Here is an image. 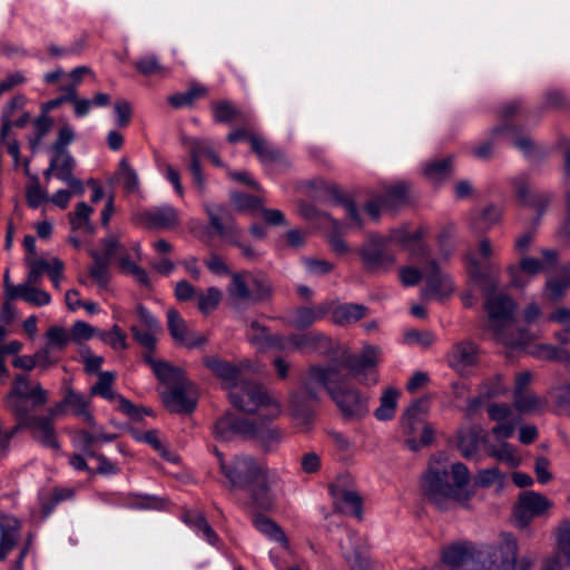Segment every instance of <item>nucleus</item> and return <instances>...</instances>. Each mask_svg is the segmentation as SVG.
Listing matches in <instances>:
<instances>
[{
    "label": "nucleus",
    "instance_id": "obj_1",
    "mask_svg": "<svg viewBox=\"0 0 570 570\" xmlns=\"http://www.w3.org/2000/svg\"><path fill=\"white\" fill-rule=\"evenodd\" d=\"M348 374L343 372L342 364L335 362L313 365L302 382V392L291 395V412L297 424L308 426L313 422V409L303 399L316 402L317 387L330 394L345 420H360L368 413V397L358 390L347 386Z\"/></svg>",
    "mask_w": 570,
    "mask_h": 570
},
{
    "label": "nucleus",
    "instance_id": "obj_2",
    "mask_svg": "<svg viewBox=\"0 0 570 570\" xmlns=\"http://www.w3.org/2000/svg\"><path fill=\"white\" fill-rule=\"evenodd\" d=\"M49 400V392L40 383L31 384L27 374H16L6 397L7 407L35 431V438L45 446L60 451V443L51 417L37 416L33 412Z\"/></svg>",
    "mask_w": 570,
    "mask_h": 570
},
{
    "label": "nucleus",
    "instance_id": "obj_3",
    "mask_svg": "<svg viewBox=\"0 0 570 570\" xmlns=\"http://www.w3.org/2000/svg\"><path fill=\"white\" fill-rule=\"evenodd\" d=\"M205 365L212 370L228 390L230 403L245 413H259L265 417H278L282 406L277 399L268 394L257 383L240 381L237 367L217 357H208Z\"/></svg>",
    "mask_w": 570,
    "mask_h": 570
},
{
    "label": "nucleus",
    "instance_id": "obj_4",
    "mask_svg": "<svg viewBox=\"0 0 570 570\" xmlns=\"http://www.w3.org/2000/svg\"><path fill=\"white\" fill-rule=\"evenodd\" d=\"M451 474L453 483L449 482L445 466L431 464L421 481L424 497L440 510L446 509L451 501L464 503L471 498V492L466 490L470 482L466 465L461 462L452 464Z\"/></svg>",
    "mask_w": 570,
    "mask_h": 570
},
{
    "label": "nucleus",
    "instance_id": "obj_5",
    "mask_svg": "<svg viewBox=\"0 0 570 570\" xmlns=\"http://www.w3.org/2000/svg\"><path fill=\"white\" fill-rule=\"evenodd\" d=\"M256 419L238 417L233 413H226L217 420L214 426L215 438L219 441H229L234 436L256 440L265 451L275 450L282 442V432L271 424L273 419L259 413H253Z\"/></svg>",
    "mask_w": 570,
    "mask_h": 570
},
{
    "label": "nucleus",
    "instance_id": "obj_6",
    "mask_svg": "<svg viewBox=\"0 0 570 570\" xmlns=\"http://www.w3.org/2000/svg\"><path fill=\"white\" fill-rule=\"evenodd\" d=\"M484 307L488 312V327L494 337L504 345H524L530 341L525 331L520 330L517 335L510 331L513 328V313L515 304L511 297L503 293L487 289Z\"/></svg>",
    "mask_w": 570,
    "mask_h": 570
},
{
    "label": "nucleus",
    "instance_id": "obj_7",
    "mask_svg": "<svg viewBox=\"0 0 570 570\" xmlns=\"http://www.w3.org/2000/svg\"><path fill=\"white\" fill-rule=\"evenodd\" d=\"M220 473L230 491L249 489L262 478L274 481L276 471H271L249 455H238L225 461L223 454L215 449Z\"/></svg>",
    "mask_w": 570,
    "mask_h": 570
},
{
    "label": "nucleus",
    "instance_id": "obj_8",
    "mask_svg": "<svg viewBox=\"0 0 570 570\" xmlns=\"http://www.w3.org/2000/svg\"><path fill=\"white\" fill-rule=\"evenodd\" d=\"M226 293L229 305L239 308L268 301L273 295V286L267 278L255 277L248 272H238L230 274Z\"/></svg>",
    "mask_w": 570,
    "mask_h": 570
},
{
    "label": "nucleus",
    "instance_id": "obj_9",
    "mask_svg": "<svg viewBox=\"0 0 570 570\" xmlns=\"http://www.w3.org/2000/svg\"><path fill=\"white\" fill-rule=\"evenodd\" d=\"M517 554V538L502 532L497 546H488L479 551L478 560L487 570H515Z\"/></svg>",
    "mask_w": 570,
    "mask_h": 570
},
{
    "label": "nucleus",
    "instance_id": "obj_10",
    "mask_svg": "<svg viewBox=\"0 0 570 570\" xmlns=\"http://www.w3.org/2000/svg\"><path fill=\"white\" fill-rule=\"evenodd\" d=\"M385 236L368 234L357 253L364 268L370 273H383L389 271L396 262L394 254L386 249Z\"/></svg>",
    "mask_w": 570,
    "mask_h": 570
},
{
    "label": "nucleus",
    "instance_id": "obj_11",
    "mask_svg": "<svg viewBox=\"0 0 570 570\" xmlns=\"http://www.w3.org/2000/svg\"><path fill=\"white\" fill-rule=\"evenodd\" d=\"M381 350L377 346L365 345L361 353L346 360L345 366L350 375L366 386L375 385L379 382L377 364L380 363Z\"/></svg>",
    "mask_w": 570,
    "mask_h": 570
},
{
    "label": "nucleus",
    "instance_id": "obj_12",
    "mask_svg": "<svg viewBox=\"0 0 570 570\" xmlns=\"http://www.w3.org/2000/svg\"><path fill=\"white\" fill-rule=\"evenodd\" d=\"M116 379V374L114 372H100L98 375V381L90 387V395L101 396L107 401H117L118 410L126 414L131 420H141L144 414H150V411L145 409L137 407L132 402L122 395L118 394L114 390V382Z\"/></svg>",
    "mask_w": 570,
    "mask_h": 570
},
{
    "label": "nucleus",
    "instance_id": "obj_13",
    "mask_svg": "<svg viewBox=\"0 0 570 570\" xmlns=\"http://www.w3.org/2000/svg\"><path fill=\"white\" fill-rule=\"evenodd\" d=\"M493 247L488 238H483L479 243V253L484 258V262H479L473 256L466 258V269L469 275L475 282L490 281L494 287V279L499 276L501 266L490 259L493 254Z\"/></svg>",
    "mask_w": 570,
    "mask_h": 570
},
{
    "label": "nucleus",
    "instance_id": "obj_14",
    "mask_svg": "<svg viewBox=\"0 0 570 570\" xmlns=\"http://www.w3.org/2000/svg\"><path fill=\"white\" fill-rule=\"evenodd\" d=\"M552 502L544 495L534 492H523L513 510L514 519L520 528H525L533 518L544 514Z\"/></svg>",
    "mask_w": 570,
    "mask_h": 570
},
{
    "label": "nucleus",
    "instance_id": "obj_15",
    "mask_svg": "<svg viewBox=\"0 0 570 570\" xmlns=\"http://www.w3.org/2000/svg\"><path fill=\"white\" fill-rule=\"evenodd\" d=\"M425 234L426 229L424 227L410 232L407 226L403 225L391 229L385 239L387 244H395L401 249L409 252L412 258H416L429 254V247L422 242Z\"/></svg>",
    "mask_w": 570,
    "mask_h": 570
},
{
    "label": "nucleus",
    "instance_id": "obj_16",
    "mask_svg": "<svg viewBox=\"0 0 570 570\" xmlns=\"http://www.w3.org/2000/svg\"><path fill=\"white\" fill-rule=\"evenodd\" d=\"M209 217L210 226L219 237L230 245H237L240 242L242 229L235 224L229 212L225 206L207 204L205 206Z\"/></svg>",
    "mask_w": 570,
    "mask_h": 570
},
{
    "label": "nucleus",
    "instance_id": "obj_17",
    "mask_svg": "<svg viewBox=\"0 0 570 570\" xmlns=\"http://www.w3.org/2000/svg\"><path fill=\"white\" fill-rule=\"evenodd\" d=\"M425 287L422 289L424 298L435 297L443 299L454 292V285L449 275L441 272L435 261H430L424 266Z\"/></svg>",
    "mask_w": 570,
    "mask_h": 570
},
{
    "label": "nucleus",
    "instance_id": "obj_18",
    "mask_svg": "<svg viewBox=\"0 0 570 570\" xmlns=\"http://www.w3.org/2000/svg\"><path fill=\"white\" fill-rule=\"evenodd\" d=\"M269 348H276L283 352L315 350L320 344L328 343V338L318 332H309L306 334H292L283 336L274 334Z\"/></svg>",
    "mask_w": 570,
    "mask_h": 570
},
{
    "label": "nucleus",
    "instance_id": "obj_19",
    "mask_svg": "<svg viewBox=\"0 0 570 570\" xmlns=\"http://www.w3.org/2000/svg\"><path fill=\"white\" fill-rule=\"evenodd\" d=\"M160 396L165 407L174 413H190L196 407L193 385L189 381L163 391Z\"/></svg>",
    "mask_w": 570,
    "mask_h": 570
},
{
    "label": "nucleus",
    "instance_id": "obj_20",
    "mask_svg": "<svg viewBox=\"0 0 570 570\" xmlns=\"http://www.w3.org/2000/svg\"><path fill=\"white\" fill-rule=\"evenodd\" d=\"M479 361V350L471 342H459L448 354V363L460 375H470Z\"/></svg>",
    "mask_w": 570,
    "mask_h": 570
},
{
    "label": "nucleus",
    "instance_id": "obj_21",
    "mask_svg": "<svg viewBox=\"0 0 570 570\" xmlns=\"http://www.w3.org/2000/svg\"><path fill=\"white\" fill-rule=\"evenodd\" d=\"M278 480V474L274 481L264 480L263 478L258 482L254 483L250 489V500L243 504V508L250 514L253 512H269L275 508L276 495L272 491V485Z\"/></svg>",
    "mask_w": 570,
    "mask_h": 570
},
{
    "label": "nucleus",
    "instance_id": "obj_22",
    "mask_svg": "<svg viewBox=\"0 0 570 570\" xmlns=\"http://www.w3.org/2000/svg\"><path fill=\"white\" fill-rule=\"evenodd\" d=\"M167 326L171 337L186 347H199L206 342L205 336L202 334H195L188 331L185 320L175 308L167 311Z\"/></svg>",
    "mask_w": 570,
    "mask_h": 570
},
{
    "label": "nucleus",
    "instance_id": "obj_23",
    "mask_svg": "<svg viewBox=\"0 0 570 570\" xmlns=\"http://www.w3.org/2000/svg\"><path fill=\"white\" fill-rule=\"evenodd\" d=\"M50 160L56 164L55 177L67 184L76 195H82L85 193V185L79 178L73 176L76 160L71 154L53 153Z\"/></svg>",
    "mask_w": 570,
    "mask_h": 570
},
{
    "label": "nucleus",
    "instance_id": "obj_24",
    "mask_svg": "<svg viewBox=\"0 0 570 570\" xmlns=\"http://www.w3.org/2000/svg\"><path fill=\"white\" fill-rule=\"evenodd\" d=\"M144 361L151 367L157 380L168 389L188 381L183 368L166 361L156 360L153 354H145Z\"/></svg>",
    "mask_w": 570,
    "mask_h": 570
},
{
    "label": "nucleus",
    "instance_id": "obj_25",
    "mask_svg": "<svg viewBox=\"0 0 570 570\" xmlns=\"http://www.w3.org/2000/svg\"><path fill=\"white\" fill-rule=\"evenodd\" d=\"M140 220L149 228L167 229L177 225L178 214L173 206L164 205L144 210Z\"/></svg>",
    "mask_w": 570,
    "mask_h": 570
},
{
    "label": "nucleus",
    "instance_id": "obj_26",
    "mask_svg": "<svg viewBox=\"0 0 570 570\" xmlns=\"http://www.w3.org/2000/svg\"><path fill=\"white\" fill-rule=\"evenodd\" d=\"M21 528L20 520L13 515H0V561L14 548Z\"/></svg>",
    "mask_w": 570,
    "mask_h": 570
},
{
    "label": "nucleus",
    "instance_id": "obj_27",
    "mask_svg": "<svg viewBox=\"0 0 570 570\" xmlns=\"http://www.w3.org/2000/svg\"><path fill=\"white\" fill-rule=\"evenodd\" d=\"M543 268L542 263L533 257H522L519 265L508 267L513 287H524L531 278L539 274Z\"/></svg>",
    "mask_w": 570,
    "mask_h": 570
},
{
    "label": "nucleus",
    "instance_id": "obj_28",
    "mask_svg": "<svg viewBox=\"0 0 570 570\" xmlns=\"http://www.w3.org/2000/svg\"><path fill=\"white\" fill-rule=\"evenodd\" d=\"M65 403L69 412L82 419V421L90 426H95V416L90 411V400L82 393L76 392L71 386L63 389Z\"/></svg>",
    "mask_w": 570,
    "mask_h": 570
},
{
    "label": "nucleus",
    "instance_id": "obj_29",
    "mask_svg": "<svg viewBox=\"0 0 570 570\" xmlns=\"http://www.w3.org/2000/svg\"><path fill=\"white\" fill-rule=\"evenodd\" d=\"M183 521L187 524L195 534L208 542L213 547L219 543V537L206 520L204 513L199 511H186L183 514Z\"/></svg>",
    "mask_w": 570,
    "mask_h": 570
},
{
    "label": "nucleus",
    "instance_id": "obj_30",
    "mask_svg": "<svg viewBox=\"0 0 570 570\" xmlns=\"http://www.w3.org/2000/svg\"><path fill=\"white\" fill-rule=\"evenodd\" d=\"M9 291V301L20 298L35 306H46L51 302V296L48 292L29 286V284H19L17 287H10Z\"/></svg>",
    "mask_w": 570,
    "mask_h": 570
},
{
    "label": "nucleus",
    "instance_id": "obj_31",
    "mask_svg": "<svg viewBox=\"0 0 570 570\" xmlns=\"http://www.w3.org/2000/svg\"><path fill=\"white\" fill-rule=\"evenodd\" d=\"M502 137V140L509 141L512 146L521 150L525 156H530L534 150V144L527 135H519L515 127L502 125L493 129V138Z\"/></svg>",
    "mask_w": 570,
    "mask_h": 570
},
{
    "label": "nucleus",
    "instance_id": "obj_32",
    "mask_svg": "<svg viewBox=\"0 0 570 570\" xmlns=\"http://www.w3.org/2000/svg\"><path fill=\"white\" fill-rule=\"evenodd\" d=\"M253 525L262 534L266 535L269 540L279 542L284 548H288V540L282 528L274 522L271 518L259 513H252Z\"/></svg>",
    "mask_w": 570,
    "mask_h": 570
},
{
    "label": "nucleus",
    "instance_id": "obj_33",
    "mask_svg": "<svg viewBox=\"0 0 570 570\" xmlns=\"http://www.w3.org/2000/svg\"><path fill=\"white\" fill-rule=\"evenodd\" d=\"M515 190L519 200L525 206L535 208L540 216L550 203V196L548 194L531 193L523 178L515 180Z\"/></svg>",
    "mask_w": 570,
    "mask_h": 570
},
{
    "label": "nucleus",
    "instance_id": "obj_34",
    "mask_svg": "<svg viewBox=\"0 0 570 570\" xmlns=\"http://www.w3.org/2000/svg\"><path fill=\"white\" fill-rule=\"evenodd\" d=\"M248 141L252 150L258 156L264 165H276L282 161L283 155L281 150L271 146L263 137L249 135Z\"/></svg>",
    "mask_w": 570,
    "mask_h": 570
},
{
    "label": "nucleus",
    "instance_id": "obj_35",
    "mask_svg": "<svg viewBox=\"0 0 570 570\" xmlns=\"http://www.w3.org/2000/svg\"><path fill=\"white\" fill-rule=\"evenodd\" d=\"M336 508L346 514L362 518V498L354 491H333Z\"/></svg>",
    "mask_w": 570,
    "mask_h": 570
},
{
    "label": "nucleus",
    "instance_id": "obj_36",
    "mask_svg": "<svg viewBox=\"0 0 570 570\" xmlns=\"http://www.w3.org/2000/svg\"><path fill=\"white\" fill-rule=\"evenodd\" d=\"M367 308L361 304H342L333 309L332 320L336 325H350L364 317Z\"/></svg>",
    "mask_w": 570,
    "mask_h": 570
},
{
    "label": "nucleus",
    "instance_id": "obj_37",
    "mask_svg": "<svg viewBox=\"0 0 570 570\" xmlns=\"http://www.w3.org/2000/svg\"><path fill=\"white\" fill-rule=\"evenodd\" d=\"M502 216L501 208L490 205L482 212L474 213L471 217V228L474 233H483L490 229Z\"/></svg>",
    "mask_w": 570,
    "mask_h": 570
},
{
    "label": "nucleus",
    "instance_id": "obj_38",
    "mask_svg": "<svg viewBox=\"0 0 570 570\" xmlns=\"http://www.w3.org/2000/svg\"><path fill=\"white\" fill-rule=\"evenodd\" d=\"M400 391L395 387H387L380 397V406L374 411L379 421H390L394 417L397 407Z\"/></svg>",
    "mask_w": 570,
    "mask_h": 570
},
{
    "label": "nucleus",
    "instance_id": "obj_39",
    "mask_svg": "<svg viewBox=\"0 0 570 570\" xmlns=\"http://www.w3.org/2000/svg\"><path fill=\"white\" fill-rule=\"evenodd\" d=\"M570 288V263L566 264L561 269L559 278L548 279L546 283L547 296L550 301L557 302L563 298Z\"/></svg>",
    "mask_w": 570,
    "mask_h": 570
},
{
    "label": "nucleus",
    "instance_id": "obj_40",
    "mask_svg": "<svg viewBox=\"0 0 570 570\" xmlns=\"http://www.w3.org/2000/svg\"><path fill=\"white\" fill-rule=\"evenodd\" d=\"M424 415V403L422 401L414 402L405 410L401 419L402 429L407 434H414L423 424Z\"/></svg>",
    "mask_w": 570,
    "mask_h": 570
},
{
    "label": "nucleus",
    "instance_id": "obj_41",
    "mask_svg": "<svg viewBox=\"0 0 570 570\" xmlns=\"http://www.w3.org/2000/svg\"><path fill=\"white\" fill-rule=\"evenodd\" d=\"M24 101L26 100L22 96H18L6 104L1 115V140H6L7 136H9L13 127V119L16 117V114L20 112L23 109Z\"/></svg>",
    "mask_w": 570,
    "mask_h": 570
},
{
    "label": "nucleus",
    "instance_id": "obj_42",
    "mask_svg": "<svg viewBox=\"0 0 570 570\" xmlns=\"http://www.w3.org/2000/svg\"><path fill=\"white\" fill-rule=\"evenodd\" d=\"M472 557V547L468 543H456L448 547L443 551L442 561L451 568L462 566Z\"/></svg>",
    "mask_w": 570,
    "mask_h": 570
},
{
    "label": "nucleus",
    "instance_id": "obj_43",
    "mask_svg": "<svg viewBox=\"0 0 570 570\" xmlns=\"http://www.w3.org/2000/svg\"><path fill=\"white\" fill-rule=\"evenodd\" d=\"M274 334L268 333L266 326L262 325L257 321H253L246 332L248 342L258 351H265L269 348L272 337Z\"/></svg>",
    "mask_w": 570,
    "mask_h": 570
},
{
    "label": "nucleus",
    "instance_id": "obj_44",
    "mask_svg": "<svg viewBox=\"0 0 570 570\" xmlns=\"http://www.w3.org/2000/svg\"><path fill=\"white\" fill-rule=\"evenodd\" d=\"M531 354L540 360L562 362L570 368V352L567 348L541 344L534 346Z\"/></svg>",
    "mask_w": 570,
    "mask_h": 570
},
{
    "label": "nucleus",
    "instance_id": "obj_45",
    "mask_svg": "<svg viewBox=\"0 0 570 570\" xmlns=\"http://www.w3.org/2000/svg\"><path fill=\"white\" fill-rule=\"evenodd\" d=\"M223 298V292L215 286L208 287L205 292L197 294V306L202 314L208 315L213 313Z\"/></svg>",
    "mask_w": 570,
    "mask_h": 570
},
{
    "label": "nucleus",
    "instance_id": "obj_46",
    "mask_svg": "<svg viewBox=\"0 0 570 570\" xmlns=\"http://www.w3.org/2000/svg\"><path fill=\"white\" fill-rule=\"evenodd\" d=\"M452 157L431 161L424 167V175L432 183H440L450 176L452 170Z\"/></svg>",
    "mask_w": 570,
    "mask_h": 570
},
{
    "label": "nucleus",
    "instance_id": "obj_47",
    "mask_svg": "<svg viewBox=\"0 0 570 570\" xmlns=\"http://www.w3.org/2000/svg\"><path fill=\"white\" fill-rule=\"evenodd\" d=\"M134 66L139 73L146 77L166 76L168 73V69L159 62L158 57L155 55H146L138 58Z\"/></svg>",
    "mask_w": 570,
    "mask_h": 570
},
{
    "label": "nucleus",
    "instance_id": "obj_48",
    "mask_svg": "<svg viewBox=\"0 0 570 570\" xmlns=\"http://www.w3.org/2000/svg\"><path fill=\"white\" fill-rule=\"evenodd\" d=\"M90 256L94 259V264L89 268V274L100 287H106L109 282L110 262L105 257H100V254L97 250H91Z\"/></svg>",
    "mask_w": 570,
    "mask_h": 570
},
{
    "label": "nucleus",
    "instance_id": "obj_49",
    "mask_svg": "<svg viewBox=\"0 0 570 570\" xmlns=\"http://www.w3.org/2000/svg\"><path fill=\"white\" fill-rule=\"evenodd\" d=\"M94 209L85 202L76 206L73 214H70V223L73 229H83L89 234L95 232V227L90 223V215Z\"/></svg>",
    "mask_w": 570,
    "mask_h": 570
},
{
    "label": "nucleus",
    "instance_id": "obj_50",
    "mask_svg": "<svg viewBox=\"0 0 570 570\" xmlns=\"http://www.w3.org/2000/svg\"><path fill=\"white\" fill-rule=\"evenodd\" d=\"M513 405L521 413H532L542 410L546 401L529 391L514 395Z\"/></svg>",
    "mask_w": 570,
    "mask_h": 570
},
{
    "label": "nucleus",
    "instance_id": "obj_51",
    "mask_svg": "<svg viewBox=\"0 0 570 570\" xmlns=\"http://www.w3.org/2000/svg\"><path fill=\"white\" fill-rule=\"evenodd\" d=\"M323 316L321 309L314 307H299L293 311L291 324L296 328H305L313 325Z\"/></svg>",
    "mask_w": 570,
    "mask_h": 570
},
{
    "label": "nucleus",
    "instance_id": "obj_52",
    "mask_svg": "<svg viewBox=\"0 0 570 570\" xmlns=\"http://www.w3.org/2000/svg\"><path fill=\"white\" fill-rule=\"evenodd\" d=\"M409 186L403 181L389 185L382 196V204L393 208L406 202Z\"/></svg>",
    "mask_w": 570,
    "mask_h": 570
},
{
    "label": "nucleus",
    "instance_id": "obj_53",
    "mask_svg": "<svg viewBox=\"0 0 570 570\" xmlns=\"http://www.w3.org/2000/svg\"><path fill=\"white\" fill-rule=\"evenodd\" d=\"M98 337L115 351H122L127 348L126 333L121 331L118 325H114L110 331L98 332Z\"/></svg>",
    "mask_w": 570,
    "mask_h": 570
},
{
    "label": "nucleus",
    "instance_id": "obj_54",
    "mask_svg": "<svg viewBox=\"0 0 570 570\" xmlns=\"http://www.w3.org/2000/svg\"><path fill=\"white\" fill-rule=\"evenodd\" d=\"M206 89L204 87H191L185 92H178L168 98L169 104L174 108H181L191 106L197 99L205 96Z\"/></svg>",
    "mask_w": 570,
    "mask_h": 570
},
{
    "label": "nucleus",
    "instance_id": "obj_55",
    "mask_svg": "<svg viewBox=\"0 0 570 570\" xmlns=\"http://www.w3.org/2000/svg\"><path fill=\"white\" fill-rule=\"evenodd\" d=\"M119 179L121 180L124 188L134 193L139 187V179L136 170L129 165L126 158L119 160V169H118Z\"/></svg>",
    "mask_w": 570,
    "mask_h": 570
},
{
    "label": "nucleus",
    "instance_id": "obj_56",
    "mask_svg": "<svg viewBox=\"0 0 570 570\" xmlns=\"http://www.w3.org/2000/svg\"><path fill=\"white\" fill-rule=\"evenodd\" d=\"M184 145L189 150L190 160L200 161L203 157H208L209 153L213 150L212 144L207 139L185 138Z\"/></svg>",
    "mask_w": 570,
    "mask_h": 570
},
{
    "label": "nucleus",
    "instance_id": "obj_57",
    "mask_svg": "<svg viewBox=\"0 0 570 570\" xmlns=\"http://www.w3.org/2000/svg\"><path fill=\"white\" fill-rule=\"evenodd\" d=\"M489 454L499 461L505 462L510 466H517L520 463L514 448L507 442H503L500 446H490Z\"/></svg>",
    "mask_w": 570,
    "mask_h": 570
},
{
    "label": "nucleus",
    "instance_id": "obj_58",
    "mask_svg": "<svg viewBox=\"0 0 570 570\" xmlns=\"http://www.w3.org/2000/svg\"><path fill=\"white\" fill-rule=\"evenodd\" d=\"M239 116V110L229 101H219L214 105L213 117L215 121L228 124Z\"/></svg>",
    "mask_w": 570,
    "mask_h": 570
},
{
    "label": "nucleus",
    "instance_id": "obj_59",
    "mask_svg": "<svg viewBox=\"0 0 570 570\" xmlns=\"http://www.w3.org/2000/svg\"><path fill=\"white\" fill-rule=\"evenodd\" d=\"M53 125L52 118L48 116V112L41 111V115L38 116L33 121L35 127V138L30 141V146L35 149L42 138L51 130Z\"/></svg>",
    "mask_w": 570,
    "mask_h": 570
},
{
    "label": "nucleus",
    "instance_id": "obj_60",
    "mask_svg": "<svg viewBox=\"0 0 570 570\" xmlns=\"http://www.w3.org/2000/svg\"><path fill=\"white\" fill-rule=\"evenodd\" d=\"M507 392V387L503 385L502 377L494 375L480 385V393L484 399H493Z\"/></svg>",
    "mask_w": 570,
    "mask_h": 570
},
{
    "label": "nucleus",
    "instance_id": "obj_61",
    "mask_svg": "<svg viewBox=\"0 0 570 570\" xmlns=\"http://www.w3.org/2000/svg\"><path fill=\"white\" fill-rule=\"evenodd\" d=\"M130 331H131V334H132L135 341H137L138 344H140L142 347H145L148 351L147 354H151L155 351V348H156V336L155 335L159 331H151L148 328H146L145 331H141L136 325H132L130 327Z\"/></svg>",
    "mask_w": 570,
    "mask_h": 570
},
{
    "label": "nucleus",
    "instance_id": "obj_62",
    "mask_svg": "<svg viewBox=\"0 0 570 570\" xmlns=\"http://www.w3.org/2000/svg\"><path fill=\"white\" fill-rule=\"evenodd\" d=\"M230 202L237 210H256L262 208L261 199L244 193H234Z\"/></svg>",
    "mask_w": 570,
    "mask_h": 570
},
{
    "label": "nucleus",
    "instance_id": "obj_63",
    "mask_svg": "<svg viewBox=\"0 0 570 570\" xmlns=\"http://www.w3.org/2000/svg\"><path fill=\"white\" fill-rule=\"evenodd\" d=\"M46 338L48 341V346L51 345L61 350L69 343L70 334L61 326H51L46 333Z\"/></svg>",
    "mask_w": 570,
    "mask_h": 570
},
{
    "label": "nucleus",
    "instance_id": "obj_64",
    "mask_svg": "<svg viewBox=\"0 0 570 570\" xmlns=\"http://www.w3.org/2000/svg\"><path fill=\"white\" fill-rule=\"evenodd\" d=\"M96 433L81 430L73 439V445L79 448L85 455L94 456L96 453L92 451V445L97 443Z\"/></svg>",
    "mask_w": 570,
    "mask_h": 570
}]
</instances>
